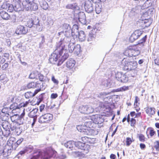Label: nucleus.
I'll return each instance as SVG.
<instances>
[{
  "mask_svg": "<svg viewBox=\"0 0 159 159\" xmlns=\"http://www.w3.org/2000/svg\"><path fill=\"white\" fill-rule=\"evenodd\" d=\"M67 9H73L76 8V7L73 4H68L66 6Z\"/></svg>",
  "mask_w": 159,
  "mask_h": 159,
  "instance_id": "54",
  "label": "nucleus"
},
{
  "mask_svg": "<svg viewBox=\"0 0 159 159\" xmlns=\"http://www.w3.org/2000/svg\"><path fill=\"white\" fill-rule=\"evenodd\" d=\"M137 24L138 26L137 27L140 28L141 29H144L146 28L143 20L141 21L137 22Z\"/></svg>",
  "mask_w": 159,
  "mask_h": 159,
  "instance_id": "39",
  "label": "nucleus"
},
{
  "mask_svg": "<svg viewBox=\"0 0 159 159\" xmlns=\"http://www.w3.org/2000/svg\"><path fill=\"white\" fill-rule=\"evenodd\" d=\"M81 46L80 44H77L76 45L74 48V54L78 55L81 52Z\"/></svg>",
  "mask_w": 159,
  "mask_h": 159,
  "instance_id": "31",
  "label": "nucleus"
},
{
  "mask_svg": "<svg viewBox=\"0 0 159 159\" xmlns=\"http://www.w3.org/2000/svg\"><path fill=\"white\" fill-rule=\"evenodd\" d=\"M140 53L139 47L137 45L129 46L124 52V54L128 57H136Z\"/></svg>",
  "mask_w": 159,
  "mask_h": 159,
  "instance_id": "4",
  "label": "nucleus"
},
{
  "mask_svg": "<svg viewBox=\"0 0 159 159\" xmlns=\"http://www.w3.org/2000/svg\"><path fill=\"white\" fill-rule=\"evenodd\" d=\"M31 102L32 101H30V100L25 102H22L19 104V107L20 108L22 107H26L27 106L30 102L31 103Z\"/></svg>",
  "mask_w": 159,
  "mask_h": 159,
  "instance_id": "43",
  "label": "nucleus"
},
{
  "mask_svg": "<svg viewBox=\"0 0 159 159\" xmlns=\"http://www.w3.org/2000/svg\"><path fill=\"white\" fill-rule=\"evenodd\" d=\"M38 73V72H33L30 74L29 76V78L32 79H37Z\"/></svg>",
  "mask_w": 159,
  "mask_h": 159,
  "instance_id": "40",
  "label": "nucleus"
},
{
  "mask_svg": "<svg viewBox=\"0 0 159 159\" xmlns=\"http://www.w3.org/2000/svg\"><path fill=\"white\" fill-rule=\"evenodd\" d=\"M23 141V138H20L17 141L14 143V149H15Z\"/></svg>",
  "mask_w": 159,
  "mask_h": 159,
  "instance_id": "47",
  "label": "nucleus"
},
{
  "mask_svg": "<svg viewBox=\"0 0 159 159\" xmlns=\"http://www.w3.org/2000/svg\"><path fill=\"white\" fill-rule=\"evenodd\" d=\"M86 38V35L84 32L83 31H80L78 35L79 40L81 42L84 41L85 39Z\"/></svg>",
  "mask_w": 159,
  "mask_h": 159,
  "instance_id": "29",
  "label": "nucleus"
},
{
  "mask_svg": "<svg viewBox=\"0 0 159 159\" xmlns=\"http://www.w3.org/2000/svg\"><path fill=\"white\" fill-rule=\"evenodd\" d=\"M69 55L67 53H64L63 55L61 56L60 58L59 59L57 66H59L61 65L69 57Z\"/></svg>",
  "mask_w": 159,
  "mask_h": 159,
  "instance_id": "18",
  "label": "nucleus"
},
{
  "mask_svg": "<svg viewBox=\"0 0 159 159\" xmlns=\"http://www.w3.org/2000/svg\"><path fill=\"white\" fill-rule=\"evenodd\" d=\"M27 151L26 149L21 151L19 152L18 155H20L21 156H22Z\"/></svg>",
  "mask_w": 159,
  "mask_h": 159,
  "instance_id": "61",
  "label": "nucleus"
},
{
  "mask_svg": "<svg viewBox=\"0 0 159 159\" xmlns=\"http://www.w3.org/2000/svg\"><path fill=\"white\" fill-rule=\"evenodd\" d=\"M16 116H13L11 118L13 122L11 124V128L12 130H15V131L19 129L20 125L22 124V122L16 119Z\"/></svg>",
  "mask_w": 159,
  "mask_h": 159,
  "instance_id": "6",
  "label": "nucleus"
},
{
  "mask_svg": "<svg viewBox=\"0 0 159 159\" xmlns=\"http://www.w3.org/2000/svg\"><path fill=\"white\" fill-rule=\"evenodd\" d=\"M61 55H60L57 53L54 52L51 56L49 61L50 63L52 64H55V63L57 61L58 59L60 58L61 56Z\"/></svg>",
  "mask_w": 159,
  "mask_h": 159,
  "instance_id": "12",
  "label": "nucleus"
},
{
  "mask_svg": "<svg viewBox=\"0 0 159 159\" xmlns=\"http://www.w3.org/2000/svg\"><path fill=\"white\" fill-rule=\"evenodd\" d=\"M128 81V77L125 74H122V75L120 81L123 83H126Z\"/></svg>",
  "mask_w": 159,
  "mask_h": 159,
  "instance_id": "42",
  "label": "nucleus"
},
{
  "mask_svg": "<svg viewBox=\"0 0 159 159\" xmlns=\"http://www.w3.org/2000/svg\"><path fill=\"white\" fill-rule=\"evenodd\" d=\"M139 146L140 148L142 150L146 148V145L144 143H140Z\"/></svg>",
  "mask_w": 159,
  "mask_h": 159,
  "instance_id": "62",
  "label": "nucleus"
},
{
  "mask_svg": "<svg viewBox=\"0 0 159 159\" xmlns=\"http://www.w3.org/2000/svg\"><path fill=\"white\" fill-rule=\"evenodd\" d=\"M27 7L28 8V9H30L31 10L35 11L38 9V5L37 3L33 1L29 6H27Z\"/></svg>",
  "mask_w": 159,
  "mask_h": 159,
  "instance_id": "23",
  "label": "nucleus"
},
{
  "mask_svg": "<svg viewBox=\"0 0 159 159\" xmlns=\"http://www.w3.org/2000/svg\"><path fill=\"white\" fill-rule=\"evenodd\" d=\"M103 116L101 114H96L93 115L92 120L93 123L96 124H101L104 121Z\"/></svg>",
  "mask_w": 159,
  "mask_h": 159,
  "instance_id": "11",
  "label": "nucleus"
},
{
  "mask_svg": "<svg viewBox=\"0 0 159 159\" xmlns=\"http://www.w3.org/2000/svg\"><path fill=\"white\" fill-rule=\"evenodd\" d=\"M38 77L39 78V79L40 81L42 82H43L44 80V76L39 73V72L38 75Z\"/></svg>",
  "mask_w": 159,
  "mask_h": 159,
  "instance_id": "53",
  "label": "nucleus"
},
{
  "mask_svg": "<svg viewBox=\"0 0 159 159\" xmlns=\"http://www.w3.org/2000/svg\"><path fill=\"white\" fill-rule=\"evenodd\" d=\"M134 141L133 137H127L126 139V146H129Z\"/></svg>",
  "mask_w": 159,
  "mask_h": 159,
  "instance_id": "35",
  "label": "nucleus"
},
{
  "mask_svg": "<svg viewBox=\"0 0 159 159\" xmlns=\"http://www.w3.org/2000/svg\"><path fill=\"white\" fill-rule=\"evenodd\" d=\"M118 128V126H116L115 124H113L110 128V131H113L111 136H113L116 132Z\"/></svg>",
  "mask_w": 159,
  "mask_h": 159,
  "instance_id": "32",
  "label": "nucleus"
},
{
  "mask_svg": "<svg viewBox=\"0 0 159 159\" xmlns=\"http://www.w3.org/2000/svg\"><path fill=\"white\" fill-rule=\"evenodd\" d=\"M75 47L73 43H70L69 44L68 50L70 53H71L74 51Z\"/></svg>",
  "mask_w": 159,
  "mask_h": 159,
  "instance_id": "45",
  "label": "nucleus"
},
{
  "mask_svg": "<svg viewBox=\"0 0 159 159\" xmlns=\"http://www.w3.org/2000/svg\"><path fill=\"white\" fill-rule=\"evenodd\" d=\"M141 113L139 112L137 113L134 111H131L127 117L125 116L122 120V122H124L126 120L128 123H129L130 126L133 127H135L136 124V121L135 118L141 117Z\"/></svg>",
  "mask_w": 159,
  "mask_h": 159,
  "instance_id": "3",
  "label": "nucleus"
},
{
  "mask_svg": "<svg viewBox=\"0 0 159 159\" xmlns=\"http://www.w3.org/2000/svg\"><path fill=\"white\" fill-rule=\"evenodd\" d=\"M40 84L38 82H31L27 84L26 87L28 89H35L36 87L39 88V87L38 85Z\"/></svg>",
  "mask_w": 159,
  "mask_h": 159,
  "instance_id": "19",
  "label": "nucleus"
},
{
  "mask_svg": "<svg viewBox=\"0 0 159 159\" xmlns=\"http://www.w3.org/2000/svg\"><path fill=\"white\" fill-rule=\"evenodd\" d=\"M9 53L6 52L5 53L3 54V56L6 58L7 59H9Z\"/></svg>",
  "mask_w": 159,
  "mask_h": 159,
  "instance_id": "64",
  "label": "nucleus"
},
{
  "mask_svg": "<svg viewBox=\"0 0 159 159\" xmlns=\"http://www.w3.org/2000/svg\"><path fill=\"white\" fill-rule=\"evenodd\" d=\"M90 5L85 3L84 4V7L86 11L88 13H91L93 11V7L91 6V4L90 3Z\"/></svg>",
  "mask_w": 159,
  "mask_h": 159,
  "instance_id": "28",
  "label": "nucleus"
},
{
  "mask_svg": "<svg viewBox=\"0 0 159 159\" xmlns=\"http://www.w3.org/2000/svg\"><path fill=\"white\" fill-rule=\"evenodd\" d=\"M34 24V21L32 18L29 19L27 21V26L29 28L32 27Z\"/></svg>",
  "mask_w": 159,
  "mask_h": 159,
  "instance_id": "48",
  "label": "nucleus"
},
{
  "mask_svg": "<svg viewBox=\"0 0 159 159\" xmlns=\"http://www.w3.org/2000/svg\"><path fill=\"white\" fill-rule=\"evenodd\" d=\"M16 141V138L13 137H11L7 141V144L12 149H14V145Z\"/></svg>",
  "mask_w": 159,
  "mask_h": 159,
  "instance_id": "20",
  "label": "nucleus"
},
{
  "mask_svg": "<svg viewBox=\"0 0 159 159\" xmlns=\"http://www.w3.org/2000/svg\"><path fill=\"white\" fill-rule=\"evenodd\" d=\"M11 109L12 110V111H14L16 110H20V107H19V104L17 105V104L16 103H13L11 105L10 107Z\"/></svg>",
  "mask_w": 159,
  "mask_h": 159,
  "instance_id": "34",
  "label": "nucleus"
},
{
  "mask_svg": "<svg viewBox=\"0 0 159 159\" xmlns=\"http://www.w3.org/2000/svg\"><path fill=\"white\" fill-rule=\"evenodd\" d=\"M129 89V86H123L121 88L117 89H116L115 91L116 92L120 91H124L128 90Z\"/></svg>",
  "mask_w": 159,
  "mask_h": 159,
  "instance_id": "46",
  "label": "nucleus"
},
{
  "mask_svg": "<svg viewBox=\"0 0 159 159\" xmlns=\"http://www.w3.org/2000/svg\"><path fill=\"white\" fill-rule=\"evenodd\" d=\"M140 99L137 96H136L135 97L134 107L135 108V110L137 112H138L140 110L139 107L140 105Z\"/></svg>",
  "mask_w": 159,
  "mask_h": 159,
  "instance_id": "17",
  "label": "nucleus"
},
{
  "mask_svg": "<svg viewBox=\"0 0 159 159\" xmlns=\"http://www.w3.org/2000/svg\"><path fill=\"white\" fill-rule=\"evenodd\" d=\"M143 21L146 28L149 26L152 22V20L150 18L145 19Z\"/></svg>",
  "mask_w": 159,
  "mask_h": 159,
  "instance_id": "36",
  "label": "nucleus"
},
{
  "mask_svg": "<svg viewBox=\"0 0 159 159\" xmlns=\"http://www.w3.org/2000/svg\"><path fill=\"white\" fill-rule=\"evenodd\" d=\"M38 154L33 156L30 159H51L56 157L57 152L51 146L46 148L43 151L40 149H37L33 152V154Z\"/></svg>",
  "mask_w": 159,
  "mask_h": 159,
  "instance_id": "1",
  "label": "nucleus"
},
{
  "mask_svg": "<svg viewBox=\"0 0 159 159\" xmlns=\"http://www.w3.org/2000/svg\"><path fill=\"white\" fill-rule=\"evenodd\" d=\"M73 154L75 157H84V154L82 153L81 152L79 151H75L73 152Z\"/></svg>",
  "mask_w": 159,
  "mask_h": 159,
  "instance_id": "41",
  "label": "nucleus"
},
{
  "mask_svg": "<svg viewBox=\"0 0 159 159\" xmlns=\"http://www.w3.org/2000/svg\"><path fill=\"white\" fill-rule=\"evenodd\" d=\"M147 38V35H145L144 37L142 38L141 39H140L139 41V43L142 44L143 43H144L146 40Z\"/></svg>",
  "mask_w": 159,
  "mask_h": 159,
  "instance_id": "55",
  "label": "nucleus"
},
{
  "mask_svg": "<svg viewBox=\"0 0 159 159\" xmlns=\"http://www.w3.org/2000/svg\"><path fill=\"white\" fill-rule=\"evenodd\" d=\"M25 109H23V112L20 115V116L18 115L17 114H16L14 116H16V120H18V121H20L22 122V124H23V121L24 120V117H25Z\"/></svg>",
  "mask_w": 159,
  "mask_h": 159,
  "instance_id": "22",
  "label": "nucleus"
},
{
  "mask_svg": "<svg viewBox=\"0 0 159 159\" xmlns=\"http://www.w3.org/2000/svg\"><path fill=\"white\" fill-rule=\"evenodd\" d=\"M90 108L86 106H83L80 108V111L81 113L85 114H89L91 113L89 111Z\"/></svg>",
  "mask_w": 159,
  "mask_h": 159,
  "instance_id": "24",
  "label": "nucleus"
},
{
  "mask_svg": "<svg viewBox=\"0 0 159 159\" xmlns=\"http://www.w3.org/2000/svg\"><path fill=\"white\" fill-rule=\"evenodd\" d=\"M38 111V108H35L34 109L31 111L28 114V116L31 118H37V113Z\"/></svg>",
  "mask_w": 159,
  "mask_h": 159,
  "instance_id": "25",
  "label": "nucleus"
},
{
  "mask_svg": "<svg viewBox=\"0 0 159 159\" xmlns=\"http://www.w3.org/2000/svg\"><path fill=\"white\" fill-rule=\"evenodd\" d=\"M137 137L140 142H144L146 140V138L145 135L142 134H138Z\"/></svg>",
  "mask_w": 159,
  "mask_h": 159,
  "instance_id": "38",
  "label": "nucleus"
},
{
  "mask_svg": "<svg viewBox=\"0 0 159 159\" xmlns=\"http://www.w3.org/2000/svg\"><path fill=\"white\" fill-rule=\"evenodd\" d=\"M122 73L118 72L116 74V78L119 81H120L121 77L122 75Z\"/></svg>",
  "mask_w": 159,
  "mask_h": 159,
  "instance_id": "50",
  "label": "nucleus"
},
{
  "mask_svg": "<svg viewBox=\"0 0 159 159\" xmlns=\"http://www.w3.org/2000/svg\"><path fill=\"white\" fill-rule=\"evenodd\" d=\"M152 0H147L142 6L143 9H147L150 7L152 5Z\"/></svg>",
  "mask_w": 159,
  "mask_h": 159,
  "instance_id": "27",
  "label": "nucleus"
},
{
  "mask_svg": "<svg viewBox=\"0 0 159 159\" xmlns=\"http://www.w3.org/2000/svg\"><path fill=\"white\" fill-rule=\"evenodd\" d=\"M81 139L82 141L84 143H85V144H86V143H88V137H87V136L82 137L81 138Z\"/></svg>",
  "mask_w": 159,
  "mask_h": 159,
  "instance_id": "52",
  "label": "nucleus"
},
{
  "mask_svg": "<svg viewBox=\"0 0 159 159\" xmlns=\"http://www.w3.org/2000/svg\"><path fill=\"white\" fill-rule=\"evenodd\" d=\"M0 15L2 18L5 20H8L10 18V16L7 13L2 11L0 12Z\"/></svg>",
  "mask_w": 159,
  "mask_h": 159,
  "instance_id": "30",
  "label": "nucleus"
},
{
  "mask_svg": "<svg viewBox=\"0 0 159 159\" xmlns=\"http://www.w3.org/2000/svg\"><path fill=\"white\" fill-rule=\"evenodd\" d=\"M88 143L90 144H94L96 142V138H91L88 137Z\"/></svg>",
  "mask_w": 159,
  "mask_h": 159,
  "instance_id": "49",
  "label": "nucleus"
},
{
  "mask_svg": "<svg viewBox=\"0 0 159 159\" xmlns=\"http://www.w3.org/2000/svg\"><path fill=\"white\" fill-rule=\"evenodd\" d=\"M75 146L78 149L84 151H88L90 148V146L88 144H85V143L80 141L75 142L74 143Z\"/></svg>",
  "mask_w": 159,
  "mask_h": 159,
  "instance_id": "9",
  "label": "nucleus"
},
{
  "mask_svg": "<svg viewBox=\"0 0 159 159\" xmlns=\"http://www.w3.org/2000/svg\"><path fill=\"white\" fill-rule=\"evenodd\" d=\"M85 127H86L87 131H91L93 129L92 128H93V126L94 125V123L91 121H88L86 122L85 124Z\"/></svg>",
  "mask_w": 159,
  "mask_h": 159,
  "instance_id": "26",
  "label": "nucleus"
},
{
  "mask_svg": "<svg viewBox=\"0 0 159 159\" xmlns=\"http://www.w3.org/2000/svg\"><path fill=\"white\" fill-rule=\"evenodd\" d=\"M27 28L23 25H19L16 27V33L18 35H25L28 32Z\"/></svg>",
  "mask_w": 159,
  "mask_h": 159,
  "instance_id": "10",
  "label": "nucleus"
},
{
  "mask_svg": "<svg viewBox=\"0 0 159 159\" xmlns=\"http://www.w3.org/2000/svg\"><path fill=\"white\" fill-rule=\"evenodd\" d=\"M39 98L38 99V101L37 102L35 103H32L31 104V105H39L40 103L43 100V96L42 95V94H41L40 95H39Z\"/></svg>",
  "mask_w": 159,
  "mask_h": 159,
  "instance_id": "44",
  "label": "nucleus"
},
{
  "mask_svg": "<svg viewBox=\"0 0 159 159\" xmlns=\"http://www.w3.org/2000/svg\"><path fill=\"white\" fill-rule=\"evenodd\" d=\"M66 47L65 42L63 40H61L57 44L55 52L57 53L60 55H61L63 53V51Z\"/></svg>",
  "mask_w": 159,
  "mask_h": 159,
  "instance_id": "7",
  "label": "nucleus"
},
{
  "mask_svg": "<svg viewBox=\"0 0 159 159\" xmlns=\"http://www.w3.org/2000/svg\"><path fill=\"white\" fill-rule=\"evenodd\" d=\"M146 113L149 116L152 117L156 113V109L154 107L148 106L144 108Z\"/></svg>",
  "mask_w": 159,
  "mask_h": 159,
  "instance_id": "13",
  "label": "nucleus"
},
{
  "mask_svg": "<svg viewBox=\"0 0 159 159\" xmlns=\"http://www.w3.org/2000/svg\"><path fill=\"white\" fill-rule=\"evenodd\" d=\"M123 70L129 71L137 68L138 64L135 61H131L129 57L124 58L121 61Z\"/></svg>",
  "mask_w": 159,
  "mask_h": 159,
  "instance_id": "2",
  "label": "nucleus"
},
{
  "mask_svg": "<svg viewBox=\"0 0 159 159\" xmlns=\"http://www.w3.org/2000/svg\"><path fill=\"white\" fill-rule=\"evenodd\" d=\"M52 80L53 82L56 84H58L59 83L58 81L55 78L54 76H52Z\"/></svg>",
  "mask_w": 159,
  "mask_h": 159,
  "instance_id": "58",
  "label": "nucleus"
},
{
  "mask_svg": "<svg viewBox=\"0 0 159 159\" xmlns=\"http://www.w3.org/2000/svg\"><path fill=\"white\" fill-rule=\"evenodd\" d=\"M146 133L148 136H149L150 137H152L156 135V131L152 127H149L147 129Z\"/></svg>",
  "mask_w": 159,
  "mask_h": 159,
  "instance_id": "16",
  "label": "nucleus"
},
{
  "mask_svg": "<svg viewBox=\"0 0 159 159\" xmlns=\"http://www.w3.org/2000/svg\"><path fill=\"white\" fill-rule=\"evenodd\" d=\"M156 144L155 146V148L157 151H159V141H156Z\"/></svg>",
  "mask_w": 159,
  "mask_h": 159,
  "instance_id": "60",
  "label": "nucleus"
},
{
  "mask_svg": "<svg viewBox=\"0 0 159 159\" xmlns=\"http://www.w3.org/2000/svg\"><path fill=\"white\" fill-rule=\"evenodd\" d=\"M96 33L93 30L89 33L87 38L88 41H92L94 40L96 37Z\"/></svg>",
  "mask_w": 159,
  "mask_h": 159,
  "instance_id": "21",
  "label": "nucleus"
},
{
  "mask_svg": "<svg viewBox=\"0 0 159 159\" xmlns=\"http://www.w3.org/2000/svg\"><path fill=\"white\" fill-rule=\"evenodd\" d=\"M74 144V143L73 141H70L65 143L64 144V145L66 148L71 149L73 147Z\"/></svg>",
  "mask_w": 159,
  "mask_h": 159,
  "instance_id": "37",
  "label": "nucleus"
},
{
  "mask_svg": "<svg viewBox=\"0 0 159 159\" xmlns=\"http://www.w3.org/2000/svg\"><path fill=\"white\" fill-rule=\"evenodd\" d=\"M102 9L99 6H96L95 7V11L97 14H99L101 11Z\"/></svg>",
  "mask_w": 159,
  "mask_h": 159,
  "instance_id": "57",
  "label": "nucleus"
},
{
  "mask_svg": "<svg viewBox=\"0 0 159 159\" xmlns=\"http://www.w3.org/2000/svg\"><path fill=\"white\" fill-rule=\"evenodd\" d=\"M58 97V95L56 93H52L51 94V98L54 99Z\"/></svg>",
  "mask_w": 159,
  "mask_h": 159,
  "instance_id": "59",
  "label": "nucleus"
},
{
  "mask_svg": "<svg viewBox=\"0 0 159 159\" xmlns=\"http://www.w3.org/2000/svg\"><path fill=\"white\" fill-rule=\"evenodd\" d=\"M75 61L73 59H69L66 63V67L70 70L73 69L75 64Z\"/></svg>",
  "mask_w": 159,
  "mask_h": 159,
  "instance_id": "15",
  "label": "nucleus"
},
{
  "mask_svg": "<svg viewBox=\"0 0 159 159\" xmlns=\"http://www.w3.org/2000/svg\"><path fill=\"white\" fill-rule=\"evenodd\" d=\"M86 127H85V124L84 125H79L77 126V129L78 131L81 132H86Z\"/></svg>",
  "mask_w": 159,
  "mask_h": 159,
  "instance_id": "33",
  "label": "nucleus"
},
{
  "mask_svg": "<svg viewBox=\"0 0 159 159\" xmlns=\"http://www.w3.org/2000/svg\"><path fill=\"white\" fill-rule=\"evenodd\" d=\"M45 106L43 104H41L39 107V110L40 112H42L44 109Z\"/></svg>",
  "mask_w": 159,
  "mask_h": 159,
  "instance_id": "63",
  "label": "nucleus"
},
{
  "mask_svg": "<svg viewBox=\"0 0 159 159\" xmlns=\"http://www.w3.org/2000/svg\"><path fill=\"white\" fill-rule=\"evenodd\" d=\"M143 33V31L139 29L135 30L130 36L129 41L132 43L138 39Z\"/></svg>",
  "mask_w": 159,
  "mask_h": 159,
  "instance_id": "8",
  "label": "nucleus"
},
{
  "mask_svg": "<svg viewBox=\"0 0 159 159\" xmlns=\"http://www.w3.org/2000/svg\"><path fill=\"white\" fill-rule=\"evenodd\" d=\"M53 115L50 113H47L43 115L40 117L39 122L40 123H50L52 122Z\"/></svg>",
  "mask_w": 159,
  "mask_h": 159,
  "instance_id": "5",
  "label": "nucleus"
},
{
  "mask_svg": "<svg viewBox=\"0 0 159 159\" xmlns=\"http://www.w3.org/2000/svg\"><path fill=\"white\" fill-rule=\"evenodd\" d=\"M153 10V8H152L148 9L147 11L146 12V13L147 14L148 16L151 15Z\"/></svg>",
  "mask_w": 159,
  "mask_h": 159,
  "instance_id": "56",
  "label": "nucleus"
},
{
  "mask_svg": "<svg viewBox=\"0 0 159 159\" xmlns=\"http://www.w3.org/2000/svg\"><path fill=\"white\" fill-rule=\"evenodd\" d=\"M41 90L40 87L39 88L35 90L34 93L31 91H28L25 93V96L26 99H29L35 96Z\"/></svg>",
  "mask_w": 159,
  "mask_h": 159,
  "instance_id": "14",
  "label": "nucleus"
},
{
  "mask_svg": "<svg viewBox=\"0 0 159 159\" xmlns=\"http://www.w3.org/2000/svg\"><path fill=\"white\" fill-rule=\"evenodd\" d=\"M9 66V63L8 62H6L4 63L2 66V70H6L8 69Z\"/></svg>",
  "mask_w": 159,
  "mask_h": 159,
  "instance_id": "51",
  "label": "nucleus"
}]
</instances>
